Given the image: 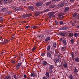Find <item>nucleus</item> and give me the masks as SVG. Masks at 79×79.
I'll use <instances>...</instances> for the list:
<instances>
[{
	"label": "nucleus",
	"instance_id": "f257e3e1",
	"mask_svg": "<svg viewBox=\"0 0 79 79\" xmlns=\"http://www.w3.org/2000/svg\"><path fill=\"white\" fill-rule=\"evenodd\" d=\"M56 0H52L51 1H50V2H46V6H48L49 5H50V4L52 3H54L56 2Z\"/></svg>",
	"mask_w": 79,
	"mask_h": 79
},
{
	"label": "nucleus",
	"instance_id": "f03ea898",
	"mask_svg": "<svg viewBox=\"0 0 79 79\" xmlns=\"http://www.w3.org/2000/svg\"><path fill=\"white\" fill-rule=\"evenodd\" d=\"M35 5L36 6L38 7V8H40V6H42V3L41 2H36L35 3Z\"/></svg>",
	"mask_w": 79,
	"mask_h": 79
},
{
	"label": "nucleus",
	"instance_id": "7ed1b4c3",
	"mask_svg": "<svg viewBox=\"0 0 79 79\" xmlns=\"http://www.w3.org/2000/svg\"><path fill=\"white\" fill-rule=\"evenodd\" d=\"M55 14L54 12H51L48 13V15L49 16V18H52V17H55V15H53Z\"/></svg>",
	"mask_w": 79,
	"mask_h": 79
},
{
	"label": "nucleus",
	"instance_id": "20e7f679",
	"mask_svg": "<svg viewBox=\"0 0 79 79\" xmlns=\"http://www.w3.org/2000/svg\"><path fill=\"white\" fill-rule=\"evenodd\" d=\"M9 42V40H8L6 39L4 40L3 42H0V43L1 44H2L3 45L4 44H8V42Z\"/></svg>",
	"mask_w": 79,
	"mask_h": 79
},
{
	"label": "nucleus",
	"instance_id": "39448f33",
	"mask_svg": "<svg viewBox=\"0 0 79 79\" xmlns=\"http://www.w3.org/2000/svg\"><path fill=\"white\" fill-rule=\"evenodd\" d=\"M31 14H28L27 15H23V18H29L30 16H31Z\"/></svg>",
	"mask_w": 79,
	"mask_h": 79
},
{
	"label": "nucleus",
	"instance_id": "423d86ee",
	"mask_svg": "<svg viewBox=\"0 0 79 79\" xmlns=\"http://www.w3.org/2000/svg\"><path fill=\"white\" fill-rule=\"evenodd\" d=\"M21 63H18L16 64V69H19V68L21 67Z\"/></svg>",
	"mask_w": 79,
	"mask_h": 79
},
{
	"label": "nucleus",
	"instance_id": "0eeeda50",
	"mask_svg": "<svg viewBox=\"0 0 79 79\" xmlns=\"http://www.w3.org/2000/svg\"><path fill=\"white\" fill-rule=\"evenodd\" d=\"M49 6L50 8H55V7H56V6L53 3H52L49 5Z\"/></svg>",
	"mask_w": 79,
	"mask_h": 79
},
{
	"label": "nucleus",
	"instance_id": "6e6552de",
	"mask_svg": "<svg viewBox=\"0 0 79 79\" xmlns=\"http://www.w3.org/2000/svg\"><path fill=\"white\" fill-rule=\"evenodd\" d=\"M69 10V8L68 7H66L64 8V12L65 13H67Z\"/></svg>",
	"mask_w": 79,
	"mask_h": 79
},
{
	"label": "nucleus",
	"instance_id": "1a4fd4ad",
	"mask_svg": "<svg viewBox=\"0 0 79 79\" xmlns=\"http://www.w3.org/2000/svg\"><path fill=\"white\" fill-rule=\"evenodd\" d=\"M42 12H37L36 13L35 16H39V15H42Z\"/></svg>",
	"mask_w": 79,
	"mask_h": 79
},
{
	"label": "nucleus",
	"instance_id": "9d476101",
	"mask_svg": "<svg viewBox=\"0 0 79 79\" xmlns=\"http://www.w3.org/2000/svg\"><path fill=\"white\" fill-rule=\"evenodd\" d=\"M69 28L68 27H63L60 28V30H66V29H68Z\"/></svg>",
	"mask_w": 79,
	"mask_h": 79
},
{
	"label": "nucleus",
	"instance_id": "9b49d317",
	"mask_svg": "<svg viewBox=\"0 0 79 79\" xmlns=\"http://www.w3.org/2000/svg\"><path fill=\"white\" fill-rule=\"evenodd\" d=\"M47 56L48 58H51L52 57V54L49 52H48L47 53Z\"/></svg>",
	"mask_w": 79,
	"mask_h": 79
},
{
	"label": "nucleus",
	"instance_id": "f8f14e48",
	"mask_svg": "<svg viewBox=\"0 0 79 79\" xmlns=\"http://www.w3.org/2000/svg\"><path fill=\"white\" fill-rule=\"evenodd\" d=\"M54 61L55 63H57L58 62L60 61V60L56 58L54 60Z\"/></svg>",
	"mask_w": 79,
	"mask_h": 79
},
{
	"label": "nucleus",
	"instance_id": "ddd939ff",
	"mask_svg": "<svg viewBox=\"0 0 79 79\" xmlns=\"http://www.w3.org/2000/svg\"><path fill=\"white\" fill-rule=\"evenodd\" d=\"M59 5L60 6H61V7H63V6H64V3L63 2H61L60 4Z\"/></svg>",
	"mask_w": 79,
	"mask_h": 79
},
{
	"label": "nucleus",
	"instance_id": "4468645a",
	"mask_svg": "<svg viewBox=\"0 0 79 79\" xmlns=\"http://www.w3.org/2000/svg\"><path fill=\"white\" fill-rule=\"evenodd\" d=\"M11 62L12 64H15V63H16V61H15V60L12 59L11 60Z\"/></svg>",
	"mask_w": 79,
	"mask_h": 79
},
{
	"label": "nucleus",
	"instance_id": "2eb2a0df",
	"mask_svg": "<svg viewBox=\"0 0 79 79\" xmlns=\"http://www.w3.org/2000/svg\"><path fill=\"white\" fill-rule=\"evenodd\" d=\"M60 34L63 37H64L66 35V33L63 32H60Z\"/></svg>",
	"mask_w": 79,
	"mask_h": 79
},
{
	"label": "nucleus",
	"instance_id": "dca6fc26",
	"mask_svg": "<svg viewBox=\"0 0 79 79\" xmlns=\"http://www.w3.org/2000/svg\"><path fill=\"white\" fill-rule=\"evenodd\" d=\"M63 66L64 68H66L68 66V65H67V63H66L64 62L63 64Z\"/></svg>",
	"mask_w": 79,
	"mask_h": 79
},
{
	"label": "nucleus",
	"instance_id": "f3484780",
	"mask_svg": "<svg viewBox=\"0 0 79 79\" xmlns=\"http://www.w3.org/2000/svg\"><path fill=\"white\" fill-rule=\"evenodd\" d=\"M49 69L52 70V69L54 68V66H53V65L49 64Z\"/></svg>",
	"mask_w": 79,
	"mask_h": 79
},
{
	"label": "nucleus",
	"instance_id": "a211bd4d",
	"mask_svg": "<svg viewBox=\"0 0 79 79\" xmlns=\"http://www.w3.org/2000/svg\"><path fill=\"white\" fill-rule=\"evenodd\" d=\"M50 37H48L47 38L45 39V42H47V41H48L50 40Z\"/></svg>",
	"mask_w": 79,
	"mask_h": 79
},
{
	"label": "nucleus",
	"instance_id": "6ab92c4d",
	"mask_svg": "<svg viewBox=\"0 0 79 79\" xmlns=\"http://www.w3.org/2000/svg\"><path fill=\"white\" fill-rule=\"evenodd\" d=\"M74 36L76 37H79V33H74Z\"/></svg>",
	"mask_w": 79,
	"mask_h": 79
},
{
	"label": "nucleus",
	"instance_id": "aec40b11",
	"mask_svg": "<svg viewBox=\"0 0 79 79\" xmlns=\"http://www.w3.org/2000/svg\"><path fill=\"white\" fill-rule=\"evenodd\" d=\"M62 42L63 44H64V45H66V44H67V43L66 42V41L65 40H64L63 41H62Z\"/></svg>",
	"mask_w": 79,
	"mask_h": 79
},
{
	"label": "nucleus",
	"instance_id": "412c9836",
	"mask_svg": "<svg viewBox=\"0 0 79 79\" xmlns=\"http://www.w3.org/2000/svg\"><path fill=\"white\" fill-rule=\"evenodd\" d=\"M75 60L76 62H79V57H76L75 59Z\"/></svg>",
	"mask_w": 79,
	"mask_h": 79
},
{
	"label": "nucleus",
	"instance_id": "4be33fe9",
	"mask_svg": "<svg viewBox=\"0 0 79 79\" xmlns=\"http://www.w3.org/2000/svg\"><path fill=\"white\" fill-rule=\"evenodd\" d=\"M73 33H69V37H73Z\"/></svg>",
	"mask_w": 79,
	"mask_h": 79
},
{
	"label": "nucleus",
	"instance_id": "5701e85b",
	"mask_svg": "<svg viewBox=\"0 0 79 79\" xmlns=\"http://www.w3.org/2000/svg\"><path fill=\"white\" fill-rule=\"evenodd\" d=\"M70 40L71 43V44H74V40L72 39L71 40Z\"/></svg>",
	"mask_w": 79,
	"mask_h": 79
},
{
	"label": "nucleus",
	"instance_id": "b1692460",
	"mask_svg": "<svg viewBox=\"0 0 79 79\" xmlns=\"http://www.w3.org/2000/svg\"><path fill=\"white\" fill-rule=\"evenodd\" d=\"M51 47V46L50 45H49L48 46H47V51H49V50H50V49Z\"/></svg>",
	"mask_w": 79,
	"mask_h": 79
},
{
	"label": "nucleus",
	"instance_id": "393cba45",
	"mask_svg": "<svg viewBox=\"0 0 79 79\" xmlns=\"http://www.w3.org/2000/svg\"><path fill=\"white\" fill-rule=\"evenodd\" d=\"M65 50H66V47H65L63 46L61 48V51H62V52H63V51H64Z\"/></svg>",
	"mask_w": 79,
	"mask_h": 79
},
{
	"label": "nucleus",
	"instance_id": "a878e982",
	"mask_svg": "<svg viewBox=\"0 0 79 79\" xmlns=\"http://www.w3.org/2000/svg\"><path fill=\"white\" fill-rule=\"evenodd\" d=\"M16 9L17 11H19L21 10H23V8L21 7L17 8Z\"/></svg>",
	"mask_w": 79,
	"mask_h": 79
},
{
	"label": "nucleus",
	"instance_id": "bb28decb",
	"mask_svg": "<svg viewBox=\"0 0 79 79\" xmlns=\"http://www.w3.org/2000/svg\"><path fill=\"white\" fill-rule=\"evenodd\" d=\"M28 8H29L31 10H33L34 9V6H28Z\"/></svg>",
	"mask_w": 79,
	"mask_h": 79
},
{
	"label": "nucleus",
	"instance_id": "cd10ccee",
	"mask_svg": "<svg viewBox=\"0 0 79 79\" xmlns=\"http://www.w3.org/2000/svg\"><path fill=\"white\" fill-rule=\"evenodd\" d=\"M69 78L70 79H74V77H73V76L72 75H69Z\"/></svg>",
	"mask_w": 79,
	"mask_h": 79
},
{
	"label": "nucleus",
	"instance_id": "c85d7f7f",
	"mask_svg": "<svg viewBox=\"0 0 79 79\" xmlns=\"http://www.w3.org/2000/svg\"><path fill=\"white\" fill-rule=\"evenodd\" d=\"M5 79H11V77L10 76H6L5 77Z\"/></svg>",
	"mask_w": 79,
	"mask_h": 79
},
{
	"label": "nucleus",
	"instance_id": "c756f323",
	"mask_svg": "<svg viewBox=\"0 0 79 79\" xmlns=\"http://www.w3.org/2000/svg\"><path fill=\"white\" fill-rule=\"evenodd\" d=\"M53 47L55 48L56 47V42H54L53 44Z\"/></svg>",
	"mask_w": 79,
	"mask_h": 79
},
{
	"label": "nucleus",
	"instance_id": "7c9ffc66",
	"mask_svg": "<svg viewBox=\"0 0 79 79\" xmlns=\"http://www.w3.org/2000/svg\"><path fill=\"white\" fill-rule=\"evenodd\" d=\"M46 75L47 77V78H48V77H49V73H48V72H47L46 73Z\"/></svg>",
	"mask_w": 79,
	"mask_h": 79
},
{
	"label": "nucleus",
	"instance_id": "2f4dec72",
	"mask_svg": "<svg viewBox=\"0 0 79 79\" xmlns=\"http://www.w3.org/2000/svg\"><path fill=\"white\" fill-rule=\"evenodd\" d=\"M47 62H46L45 61H43L42 64L44 65H46L47 64Z\"/></svg>",
	"mask_w": 79,
	"mask_h": 79
},
{
	"label": "nucleus",
	"instance_id": "473e14b6",
	"mask_svg": "<svg viewBox=\"0 0 79 79\" xmlns=\"http://www.w3.org/2000/svg\"><path fill=\"white\" fill-rule=\"evenodd\" d=\"M72 57V58H74V54L73 53V52H72V53H71Z\"/></svg>",
	"mask_w": 79,
	"mask_h": 79
},
{
	"label": "nucleus",
	"instance_id": "72a5a7b5",
	"mask_svg": "<svg viewBox=\"0 0 79 79\" xmlns=\"http://www.w3.org/2000/svg\"><path fill=\"white\" fill-rule=\"evenodd\" d=\"M31 76L32 77H34V76H35V73H31Z\"/></svg>",
	"mask_w": 79,
	"mask_h": 79
},
{
	"label": "nucleus",
	"instance_id": "f704fd0d",
	"mask_svg": "<svg viewBox=\"0 0 79 79\" xmlns=\"http://www.w3.org/2000/svg\"><path fill=\"white\" fill-rule=\"evenodd\" d=\"M49 73L51 75H52V73H53V70L52 69H49Z\"/></svg>",
	"mask_w": 79,
	"mask_h": 79
},
{
	"label": "nucleus",
	"instance_id": "c9c22d12",
	"mask_svg": "<svg viewBox=\"0 0 79 79\" xmlns=\"http://www.w3.org/2000/svg\"><path fill=\"white\" fill-rule=\"evenodd\" d=\"M0 21L2 22H3V17H0Z\"/></svg>",
	"mask_w": 79,
	"mask_h": 79
},
{
	"label": "nucleus",
	"instance_id": "e433bc0d",
	"mask_svg": "<svg viewBox=\"0 0 79 79\" xmlns=\"http://www.w3.org/2000/svg\"><path fill=\"white\" fill-rule=\"evenodd\" d=\"M74 71L75 73H77L78 72V71L77 70V69H76V68H75L74 69Z\"/></svg>",
	"mask_w": 79,
	"mask_h": 79
},
{
	"label": "nucleus",
	"instance_id": "4c0bfd02",
	"mask_svg": "<svg viewBox=\"0 0 79 79\" xmlns=\"http://www.w3.org/2000/svg\"><path fill=\"white\" fill-rule=\"evenodd\" d=\"M1 10L2 12H3V11H5V8H2L1 9Z\"/></svg>",
	"mask_w": 79,
	"mask_h": 79
},
{
	"label": "nucleus",
	"instance_id": "58836bf2",
	"mask_svg": "<svg viewBox=\"0 0 79 79\" xmlns=\"http://www.w3.org/2000/svg\"><path fill=\"white\" fill-rule=\"evenodd\" d=\"M37 27H38V26H32L31 27V28L33 29H36V28H37Z\"/></svg>",
	"mask_w": 79,
	"mask_h": 79
},
{
	"label": "nucleus",
	"instance_id": "ea45409f",
	"mask_svg": "<svg viewBox=\"0 0 79 79\" xmlns=\"http://www.w3.org/2000/svg\"><path fill=\"white\" fill-rule=\"evenodd\" d=\"M49 11L50 10L49 9H47L44 10V12H48V11Z\"/></svg>",
	"mask_w": 79,
	"mask_h": 79
},
{
	"label": "nucleus",
	"instance_id": "a19ab883",
	"mask_svg": "<svg viewBox=\"0 0 79 79\" xmlns=\"http://www.w3.org/2000/svg\"><path fill=\"white\" fill-rule=\"evenodd\" d=\"M8 2L9 3H13V0H8Z\"/></svg>",
	"mask_w": 79,
	"mask_h": 79
},
{
	"label": "nucleus",
	"instance_id": "79ce46f5",
	"mask_svg": "<svg viewBox=\"0 0 79 79\" xmlns=\"http://www.w3.org/2000/svg\"><path fill=\"white\" fill-rule=\"evenodd\" d=\"M77 15V13H75L73 14V17H75Z\"/></svg>",
	"mask_w": 79,
	"mask_h": 79
},
{
	"label": "nucleus",
	"instance_id": "37998d69",
	"mask_svg": "<svg viewBox=\"0 0 79 79\" xmlns=\"http://www.w3.org/2000/svg\"><path fill=\"white\" fill-rule=\"evenodd\" d=\"M59 68H60V69H62V68H63V66H62V64H61L59 66Z\"/></svg>",
	"mask_w": 79,
	"mask_h": 79
},
{
	"label": "nucleus",
	"instance_id": "c03bdc74",
	"mask_svg": "<svg viewBox=\"0 0 79 79\" xmlns=\"http://www.w3.org/2000/svg\"><path fill=\"white\" fill-rule=\"evenodd\" d=\"M8 0H3L4 3H7V2H8Z\"/></svg>",
	"mask_w": 79,
	"mask_h": 79
},
{
	"label": "nucleus",
	"instance_id": "a18cd8bd",
	"mask_svg": "<svg viewBox=\"0 0 79 79\" xmlns=\"http://www.w3.org/2000/svg\"><path fill=\"white\" fill-rule=\"evenodd\" d=\"M45 54L44 53H43L41 54V56H45Z\"/></svg>",
	"mask_w": 79,
	"mask_h": 79
},
{
	"label": "nucleus",
	"instance_id": "49530a36",
	"mask_svg": "<svg viewBox=\"0 0 79 79\" xmlns=\"http://www.w3.org/2000/svg\"><path fill=\"white\" fill-rule=\"evenodd\" d=\"M14 77L15 79H18V77H17V76L16 75H14Z\"/></svg>",
	"mask_w": 79,
	"mask_h": 79
},
{
	"label": "nucleus",
	"instance_id": "de8ad7c7",
	"mask_svg": "<svg viewBox=\"0 0 79 79\" xmlns=\"http://www.w3.org/2000/svg\"><path fill=\"white\" fill-rule=\"evenodd\" d=\"M39 38L40 39H43V38H42V35H41L39 36Z\"/></svg>",
	"mask_w": 79,
	"mask_h": 79
},
{
	"label": "nucleus",
	"instance_id": "09e8293b",
	"mask_svg": "<svg viewBox=\"0 0 79 79\" xmlns=\"http://www.w3.org/2000/svg\"><path fill=\"white\" fill-rule=\"evenodd\" d=\"M35 49H36V48L35 47H34L32 49V51L33 52H34V50H35Z\"/></svg>",
	"mask_w": 79,
	"mask_h": 79
},
{
	"label": "nucleus",
	"instance_id": "8fccbe9b",
	"mask_svg": "<svg viewBox=\"0 0 79 79\" xmlns=\"http://www.w3.org/2000/svg\"><path fill=\"white\" fill-rule=\"evenodd\" d=\"M21 23L22 24H24L25 23H26V21H22Z\"/></svg>",
	"mask_w": 79,
	"mask_h": 79
},
{
	"label": "nucleus",
	"instance_id": "3c124183",
	"mask_svg": "<svg viewBox=\"0 0 79 79\" xmlns=\"http://www.w3.org/2000/svg\"><path fill=\"white\" fill-rule=\"evenodd\" d=\"M64 13H61L60 14V16H63V15H64Z\"/></svg>",
	"mask_w": 79,
	"mask_h": 79
},
{
	"label": "nucleus",
	"instance_id": "603ef678",
	"mask_svg": "<svg viewBox=\"0 0 79 79\" xmlns=\"http://www.w3.org/2000/svg\"><path fill=\"white\" fill-rule=\"evenodd\" d=\"M48 37H50L51 36V34H48L47 35Z\"/></svg>",
	"mask_w": 79,
	"mask_h": 79
},
{
	"label": "nucleus",
	"instance_id": "864d4df0",
	"mask_svg": "<svg viewBox=\"0 0 79 79\" xmlns=\"http://www.w3.org/2000/svg\"><path fill=\"white\" fill-rule=\"evenodd\" d=\"M75 1V0H70V2L71 3H72V2H74Z\"/></svg>",
	"mask_w": 79,
	"mask_h": 79
},
{
	"label": "nucleus",
	"instance_id": "5fc2aeb1",
	"mask_svg": "<svg viewBox=\"0 0 79 79\" xmlns=\"http://www.w3.org/2000/svg\"><path fill=\"white\" fill-rule=\"evenodd\" d=\"M63 38H61L60 39V41L61 42H63Z\"/></svg>",
	"mask_w": 79,
	"mask_h": 79
},
{
	"label": "nucleus",
	"instance_id": "6e6d98bb",
	"mask_svg": "<svg viewBox=\"0 0 79 79\" xmlns=\"http://www.w3.org/2000/svg\"><path fill=\"white\" fill-rule=\"evenodd\" d=\"M23 77L24 78H27V76L26 74L24 75Z\"/></svg>",
	"mask_w": 79,
	"mask_h": 79
},
{
	"label": "nucleus",
	"instance_id": "4d7b16f0",
	"mask_svg": "<svg viewBox=\"0 0 79 79\" xmlns=\"http://www.w3.org/2000/svg\"><path fill=\"white\" fill-rule=\"evenodd\" d=\"M50 53H52V54H54V52L53 51H50Z\"/></svg>",
	"mask_w": 79,
	"mask_h": 79
},
{
	"label": "nucleus",
	"instance_id": "13d9d810",
	"mask_svg": "<svg viewBox=\"0 0 79 79\" xmlns=\"http://www.w3.org/2000/svg\"><path fill=\"white\" fill-rule=\"evenodd\" d=\"M63 23V21H61L60 22V24L61 25H62V24Z\"/></svg>",
	"mask_w": 79,
	"mask_h": 79
},
{
	"label": "nucleus",
	"instance_id": "bf43d9fd",
	"mask_svg": "<svg viewBox=\"0 0 79 79\" xmlns=\"http://www.w3.org/2000/svg\"><path fill=\"white\" fill-rule=\"evenodd\" d=\"M45 35V34H42L41 35V36H42V38H43V37H44L45 36V35Z\"/></svg>",
	"mask_w": 79,
	"mask_h": 79
},
{
	"label": "nucleus",
	"instance_id": "052dcab7",
	"mask_svg": "<svg viewBox=\"0 0 79 79\" xmlns=\"http://www.w3.org/2000/svg\"><path fill=\"white\" fill-rule=\"evenodd\" d=\"M8 13L9 15H11V12L10 11H9L8 12Z\"/></svg>",
	"mask_w": 79,
	"mask_h": 79
},
{
	"label": "nucleus",
	"instance_id": "680f3d73",
	"mask_svg": "<svg viewBox=\"0 0 79 79\" xmlns=\"http://www.w3.org/2000/svg\"><path fill=\"white\" fill-rule=\"evenodd\" d=\"M21 1H22L23 2H26V0H21Z\"/></svg>",
	"mask_w": 79,
	"mask_h": 79
},
{
	"label": "nucleus",
	"instance_id": "e2e57ef3",
	"mask_svg": "<svg viewBox=\"0 0 79 79\" xmlns=\"http://www.w3.org/2000/svg\"><path fill=\"white\" fill-rule=\"evenodd\" d=\"M29 27V26L28 25V26H26L25 27L26 29H27Z\"/></svg>",
	"mask_w": 79,
	"mask_h": 79
},
{
	"label": "nucleus",
	"instance_id": "0e129e2a",
	"mask_svg": "<svg viewBox=\"0 0 79 79\" xmlns=\"http://www.w3.org/2000/svg\"><path fill=\"white\" fill-rule=\"evenodd\" d=\"M43 79H47V77H44L43 78Z\"/></svg>",
	"mask_w": 79,
	"mask_h": 79
},
{
	"label": "nucleus",
	"instance_id": "69168bd1",
	"mask_svg": "<svg viewBox=\"0 0 79 79\" xmlns=\"http://www.w3.org/2000/svg\"><path fill=\"white\" fill-rule=\"evenodd\" d=\"M0 40H1V41H3V39H2V38H1V39H0Z\"/></svg>",
	"mask_w": 79,
	"mask_h": 79
},
{
	"label": "nucleus",
	"instance_id": "338daca9",
	"mask_svg": "<svg viewBox=\"0 0 79 79\" xmlns=\"http://www.w3.org/2000/svg\"><path fill=\"white\" fill-rule=\"evenodd\" d=\"M55 23H56V24H58V21H55Z\"/></svg>",
	"mask_w": 79,
	"mask_h": 79
},
{
	"label": "nucleus",
	"instance_id": "774afa93",
	"mask_svg": "<svg viewBox=\"0 0 79 79\" xmlns=\"http://www.w3.org/2000/svg\"><path fill=\"white\" fill-rule=\"evenodd\" d=\"M11 39H15L14 36H13L12 37Z\"/></svg>",
	"mask_w": 79,
	"mask_h": 79
}]
</instances>
